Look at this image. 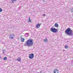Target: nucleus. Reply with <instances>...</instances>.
<instances>
[{"label": "nucleus", "instance_id": "nucleus-10", "mask_svg": "<svg viewBox=\"0 0 73 73\" xmlns=\"http://www.w3.org/2000/svg\"><path fill=\"white\" fill-rule=\"evenodd\" d=\"M43 41L45 42H48V40L47 38H46L45 39H44Z\"/></svg>", "mask_w": 73, "mask_h": 73}, {"label": "nucleus", "instance_id": "nucleus-16", "mask_svg": "<svg viewBox=\"0 0 73 73\" xmlns=\"http://www.w3.org/2000/svg\"><path fill=\"white\" fill-rule=\"evenodd\" d=\"M71 11L72 12H73V9H71Z\"/></svg>", "mask_w": 73, "mask_h": 73}, {"label": "nucleus", "instance_id": "nucleus-19", "mask_svg": "<svg viewBox=\"0 0 73 73\" xmlns=\"http://www.w3.org/2000/svg\"><path fill=\"white\" fill-rule=\"evenodd\" d=\"M3 51L4 52H5V50H3Z\"/></svg>", "mask_w": 73, "mask_h": 73}, {"label": "nucleus", "instance_id": "nucleus-24", "mask_svg": "<svg viewBox=\"0 0 73 73\" xmlns=\"http://www.w3.org/2000/svg\"><path fill=\"white\" fill-rule=\"evenodd\" d=\"M67 42H69V41H67Z\"/></svg>", "mask_w": 73, "mask_h": 73}, {"label": "nucleus", "instance_id": "nucleus-20", "mask_svg": "<svg viewBox=\"0 0 73 73\" xmlns=\"http://www.w3.org/2000/svg\"><path fill=\"white\" fill-rule=\"evenodd\" d=\"M3 53H4V51H3Z\"/></svg>", "mask_w": 73, "mask_h": 73}, {"label": "nucleus", "instance_id": "nucleus-15", "mask_svg": "<svg viewBox=\"0 0 73 73\" xmlns=\"http://www.w3.org/2000/svg\"><path fill=\"white\" fill-rule=\"evenodd\" d=\"M3 11V10L0 8V12H2V11Z\"/></svg>", "mask_w": 73, "mask_h": 73}, {"label": "nucleus", "instance_id": "nucleus-11", "mask_svg": "<svg viewBox=\"0 0 73 73\" xmlns=\"http://www.w3.org/2000/svg\"><path fill=\"white\" fill-rule=\"evenodd\" d=\"M25 40V38H22L21 39V41L22 42H24V40Z\"/></svg>", "mask_w": 73, "mask_h": 73}, {"label": "nucleus", "instance_id": "nucleus-12", "mask_svg": "<svg viewBox=\"0 0 73 73\" xmlns=\"http://www.w3.org/2000/svg\"><path fill=\"white\" fill-rule=\"evenodd\" d=\"M17 0H11L12 3H14L15 2L14 1H16Z\"/></svg>", "mask_w": 73, "mask_h": 73}, {"label": "nucleus", "instance_id": "nucleus-13", "mask_svg": "<svg viewBox=\"0 0 73 73\" xmlns=\"http://www.w3.org/2000/svg\"><path fill=\"white\" fill-rule=\"evenodd\" d=\"M4 60H7V57H5L3 58Z\"/></svg>", "mask_w": 73, "mask_h": 73}, {"label": "nucleus", "instance_id": "nucleus-17", "mask_svg": "<svg viewBox=\"0 0 73 73\" xmlns=\"http://www.w3.org/2000/svg\"><path fill=\"white\" fill-rule=\"evenodd\" d=\"M29 22L30 23V22H31V19H29Z\"/></svg>", "mask_w": 73, "mask_h": 73}, {"label": "nucleus", "instance_id": "nucleus-18", "mask_svg": "<svg viewBox=\"0 0 73 73\" xmlns=\"http://www.w3.org/2000/svg\"><path fill=\"white\" fill-rule=\"evenodd\" d=\"M42 16H44H44H46V15H45V14H43Z\"/></svg>", "mask_w": 73, "mask_h": 73}, {"label": "nucleus", "instance_id": "nucleus-5", "mask_svg": "<svg viewBox=\"0 0 73 73\" xmlns=\"http://www.w3.org/2000/svg\"><path fill=\"white\" fill-rule=\"evenodd\" d=\"M33 57H34V54L33 53L31 54L29 56V58L30 59H32Z\"/></svg>", "mask_w": 73, "mask_h": 73}, {"label": "nucleus", "instance_id": "nucleus-8", "mask_svg": "<svg viewBox=\"0 0 73 73\" xmlns=\"http://www.w3.org/2000/svg\"><path fill=\"white\" fill-rule=\"evenodd\" d=\"M55 27H56V28H57L58 27V24L57 23H56L54 25Z\"/></svg>", "mask_w": 73, "mask_h": 73}, {"label": "nucleus", "instance_id": "nucleus-23", "mask_svg": "<svg viewBox=\"0 0 73 73\" xmlns=\"http://www.w3.org/2000/svg\"><path fill=\"white\" fill-rule=\"evenodd\" d=\"M26 35H27V36H28V34H26Z\"/></svg>", "mask_w": 73, "mask_h": 73}, {"label": "nucleus", "instance_id": "nucleus-22", "mask_svg": "<svg viewBox=\"0 0 73 73\" xmlns=\"http://www.w3.org/2000/svg\"><path fill=\"white\" fill-rule=\"evenodd\" d=\"M1 56H0V59H1Z\"/></svg>", "mask_w": 73, "mask_h": 73}, {"label": "nucleus", "instance_id": "nucleus-1", "mask_svg": "<svg viewBox=\"0 0 73 73\" xmlns=\"http://www.w3.org/2000/svg\"><path fill=\"white\" fill-rule=\"evenodd\" d=\"M34 42H33V39H30L28 40L24 44V46H28L29 48L30 46H32L33 45Z\"/></svg>", "mask_w": 73, "mask_h": 73}, {"label": "nucleus", "instance_id": "nucleus-2", "mask_svg": "<svg viewBox=\"0 0 73 73\" xmlns=\"http://www.w3.org/2000/svg\"><path fill=\"white\" fill-rule=\"evenodd\" d=\"M65 33L67 34L70 36H73V31L71 30L70 28H67L65 31Z\"/></svg>", "mask_w": 73, "mask_h": 73}, {"label": "nucleus", "instance_id": "nucleus-4", "mask_svg": "<svg viewBox=\"0 0 73 73\" xmlns=\"http://www.w3.org/2000/svg\"><path fill=\"white\" fill-rule=\"evenodd\" d=\"M50 31L51 32H52L56 33L57 31V29L54 28H51Z\"/></svg>", "mask_w": 73, "mask_h": 73}, {"label": "nucleus", "instance_id": "nucleus-21", "mask_svg": "<svg viewBox=\"0 0 73 73\" xmlns=\"http://www.w3.org/2000/svg\"><path fill=\"white\" fill-rule=\"evenodd\" d=\"M30 18H31V17H29V20L30 19H30Z\"/></svg>", "mask_w": 73, "mask_h": 73}, {"label": "nucleus", "instance_id": "nucleus-9", "mask_svg": "<svg viewBox=\"0 0 73 73\" xmlns=\"http://www.w3.org/2000/svg\"><path fill=\"white\" fill-rule=\"evenodd\" d=\"M21 60V58H18L17 60V61H19V62H20Z\"/></svg>", "mask_w": 73, "mask_h": 73}, {"label": "nucleus", "instance_id": "nucleus-6", "mask_svg": "<svg viewBox=\"0 0 73 73\" xmlns=\"http://www.w3.org/2000/svg\"><path fill=\"white\" fill-rule=\"evenodd\" d=\"M54 73H58V70L56 69L54 70Z\"/></svg>", "mask_w": 73, "mask_h": 73}, {"label": "nucleus", "instance_id": "nucleus-3", "mask_svg": "<svg viewBox=\"0 0 73 73\" xmlns=\"http://www.w3.org/2000/svg\"><path fill=\"white\" fill-rule=\"evenodd\" d=\"M15 35L14 34H10L9 35V38L11 39H13L15 37Z\"/></svg>", "mask_w": 73, "mask_h": 73}, {"label": "nucleus", "instance_id": "nucleus-14", "mask_svg": "<svg viewBox=\"0 0 73 73\" xmlns=\"http://www.w3.org/2000/svg\"><path fill=\"white\" fill-rule=\"evenodd\" d=\"M65 48L66 49H68V46H65Z\"/></svg>", "mask_w": 73, "mask_h": 73}, {"label": "nucleus", "instance_id": "nucleus-7", "mask_svg": "<svg viewBox=\"0 0 73 73\" xmlns=\"http://www.w3.org/2000/svg\"><path fill=\"white\" fill-rule=\"evenodd\" d=\"M40 25H41L40 24L36 25V28L37 29L38 28H40Z\"/></svg>", "mask_w": 73, "mask_h": 73}, {"label": "nucleus", "instance_id": "nucleus-25", "mask_svg": "<svg viewBox=\"0 0 73 73\" xmlns=\"http://www.w3.org/2000/svg\"><path fill=\"white\" fill-rule=\"evenodd\" d=\"M37 73H39V72H38Z\"/></svg>", "mask_w": 73, "mask_h": 73}]
</instances>
